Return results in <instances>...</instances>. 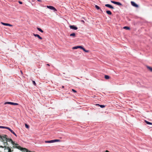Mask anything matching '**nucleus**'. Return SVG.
I'll return each mask as SVG.
<instances>
[{
  "label": "nucleus",
  "instance_id": "f257e3e1",
  "mask_svg": "<svg viewBox=\"0 0 152 152\" xmlns=\"http://www.w3.org/2000/svg\"><path fill=\"white\" fill-rule=\"evenodd\" d=\"M80 48L81 49H82L84 52L88 53L89 52L88 50H86L83 47L80 46H78L73 47L72 49H76L77 48Z\"/></svg>",
  "mask_w": 152,
  "mask_h": 152
},
{
  "label": "nucleus",
  "instance_id": "f03ea898",
  "mask_svg": "<svg viewBox=\"0 0 152 152\" xmlns=\"http://www.w3.org/2000/svg\"><path fill=\"white\" fill-rule=\"evenodd\" d=\"M4 150L6 152H14L13 150H12L8 147H5Z\"/></svg>",
  "mask_w": 152,
  "mask_h": 152
},
{
  "label": "nucleus",
  "instance_id": "7ed1b4c3",
  "mask_svg": "<svg viewBox=\"0 0 152 152\" xmlns=\"http://www.w3.org/2000/svg\"><path fill=\"white\" fill-rule=\"evenodd\" d=\"M47 8H48L51 10H53L54 12L56 11V10L53 6H47Z\"/></svg>",
  "mask_w": 152,
  "mask_h": 152
},
{
  "label": "nucleus",
  "instance_id": "20e7f679",
  "mask_svg": "<svg viewBox=\"0 0 152 152\" xmlns=\"http://www.w3.org/2000/svg\"><path fill=\"white\" fill-rule=\"evenodd\" d=\"M10 104L13 105H18V104L17 103H14V102H6L4 103V104Z\"/></svg>",
  "mask_w": 152,
  "mask_h": 152
},
{
  "label": "nucleus",
  "instance_id": "39448f33",
  "mask_svg": "<svg viewBox=\"0 0 152 152\" xmlns=\"http://www.w3.org/2000/svg\"><path fill=\"white\" fill-rule=\"evenodd\" d=\"M111 3H113L115 4H117L118 5H121L122 4L119 2H116L115 1H111Z\"/></svg>",
  "mask_w": 152,
  "mask_h": 152
},
{
  "label": "nucleus",
  "instance_id": "423d86ee",
  "mask_svg": "<svg viewBox=\"0 0 152 152\" xmlns=\"http://www.w3.org/2000/svg\"><path fill=\"white\" fill-rule=\"evenodd\" d=\"M131 4L132 6L134 7H137L138 6V5L136 4L134 2L132 1H131Z\"/></svg>",
  "mask_w": 152,
  "mask_h": 152
},
{
  "label": "nucleus",
  "instance_id": "0eeeda50",
  "mask_svg": "<svg viewBox=\"0 0 152 152\" xmlns=\"http://www.w3.org/2000/svg\"><path fill=\"white\" fill-rule=\"evenodd\" d=\"M70 28L72 29L76 30L77 29V28L74 25H72L70 26Z\"/></svg>",
  "mask_w": 152,
  "mask_h": 152
},
{
  "label": "nucleus",
  "instance_id": "6e6552de",
  "mask_svg": "<svg viewBox=\"0 0 152 152\" xmlns=\"http://www.w3.org/2000/svg\"><path fill=\"white\" fill-rule=\"evenodd\" d=\"M1 23L2 24L4 25V26H12V25L10 24L9 23H5L3 22H1Z\"/></svg>",
  "mask_w": 152,
  "mask_h": 152
},
{
  "label": "nucleus",
  "instance_id": "1a4fd4ad",
  "mask_svg": "<svg viewBox=\"0 0 152 152\" xmlns=\"http://www.w3.org/2000/svg\"><path fill=\"white\" fill-rule=\"evenodd\" d=\"M105 6L111 9H114V7L111 5L109 4H106Z\"/></svg>",
  "mask_w": 152,
  "mask_h": 152
},
{
  "label": "nucleus",
  "instance_id": "9d476101",
  "mask_svg": "<svg viewBox=\"0 0 152 152\" xmlns=\"http://www.w3.org/2000/svg\"><path fill=\"white\" fill-rule=\"evenodd\" d=\"M33 35L35 37H37L39 39H42V38L39 34H34Z\"/></svg>",
  "mask_w": 152,
  "mask_h": 152
},
{
  "label": "nucleus",
  "instance_id": "9b49d317",
  "mask_svg": "<svg viewBox=\"0 0 152 152\" xmlns=\"http://www.w3.org/2000/svg\"><path fill=\"white\" fill-rule=\"evenodd\" d=\"M45 142L46 143H53V140L49 141H45Z\"/></svg>",
  "mask_w": 152,
  "mask_h": 152
},
{
  "label": "nucleus",
  "instance_id": "f8f14e48",
  "mask_svg": "<svg viewBox=\"0 0 152 152\" xmlns=\"http://www.w3.org/2000/svg\"><path fill=\"white\" fill-rule=\"evenodd\" d=\"M96 105H98L101 108H103L104 107H105V106L103 105H100L99 104H96Z\"/></svg>",
  "mask_w": 152,
  "mask_h": 152
},
{
  "label": "nucleus",
  "instance_id": "ddd939ff",
  "mask_svg": "<svg viewBox=\"0 0 152 152\" xmlns=\"http://www.w3.org/2000/svg\"><path fill=\"white\" fill-rule=\"evenodd\" d=\"M53 140V143L56 142H59L60 141V140L58 139L54 140Z\"/></svg>",
  "mask_w": 152,
  "mask_h": 152
},
{
  "label": "nucleus",
  "instance_id": "4468645a",
  "mask_svg": "<svg viewBox=\"0 0 152 152\" xmlns=\"http://www.w3.org/2000/svg\"><path fill=\"white\" fill-rule=\"evenodd\" d=\"M95 7L97 10H100V11H102V10L101 9H100L99 7L98 6L96 5L95 6Z\"/></svg>",
  "mask_w": 152,
  "mask_h": 152
},
{
  "label": "nucleus",
  "instance_id": "2eb2a0df",
  "mask_svg": "<svg viewBox=\"0 0 152 152\" xmlns=\"http://www.w3.org/2000/svg\"><path fill=\"white\" fill-rule=\"evenodd\" d=\"M106 13L107 14L109 15H111L112 14V12L110 11L109 10L107 11Z\"/></svg>",
  "mask_w": 152,
  "mask_h": 152
},
{
  "label": "nucleus",
  "instance_id": "dca6fc26",
  "mask_svg": "<svg viewBox=\"0 0 152 152\" xmlns=\"http://www.w3.org/2000/svg\"><path fill=\"white\" fill-rule=\"evenodd\" d=\"M104 78L106 79H108L110 78V77L108 75H105L104 76Z\"/></svg>",
  "mask_w": 152,
  "mask_h": 152
},
{
  "label": "nucleus",
  "instance_id": "f3484780",
  "mask_svg": "<svg viewBox=\"0 0 152 152\" xmlns=\"http://www.w3.org/2000/svg\"><path fill=\"white\" fill-rule=\"evenodd\" d=\"M37 29L39 31L41 32L42 33H43V31L40 28H37Z\"/></svg>",
  "mask_w": 152,
  "mask_h": 152
},
{
  "label": "nucleus",
  "instance_id": "a211bd4d",
  "mask_svg": "<svg viewBox=\"0 0 152 152\" xmlns=\"http://www.w3.org/2000/svg\"><path fill=\"white\" fill-rule=\"evenodd\" d=\"M145 122L146 123L148 124H149V125H152V123L151 122H148V121H147L146 120L145 121Z\"/></svg>",
  "mask_w": 152,
  "mask_h": 152
},
{
  "label": "nucleus",
  "instance_id": "6ab92c4d",
  "mask_svg": "<svg viewBox=\"0 0 152 152\" xmlns=\"http://www.w3.org/2000/svg\"><path fill=\"white\" fill-rule=\"evenodd\" d=\"M147 67V68L148 69L150 70V71L151 72H152V67H150L148 66Z\"/></svg>",
  "mask_w": 152,
  "mask_h": 152
},
{
  "label": "nucleus",
  "instance_id": "aec40b11",
  "mask_svg": "<svg viewBox=\"0 0 152 152\" xmlns=\"http://www.w3.org/2000/svg\"><path fill=\"white\" fill-rule=\"evenodd\" d=\"M70 36H73L74 37H75V33H73L72 34H70Z\"/></svg>",
  "mask_w": 152,
  "mask_h": 152
},
{
  "label": "nucleus",
  "instance_id": "412c9836",
  "mask_svg": "<svg viewBox=\"0 0 152 152\" xmlns=\"http://www.w3.org/2000/svg\"><path fill=\"white\" fill-rule=\"evenodd\" d=\"M123 28L124 29H126L127 30H129L130 29V28L129 27H128V26H124L123 27Z\"/></svg>",
  "mask_w": 152,
  "mask_h": 152
},
{
  "label": "nucleus",
  "instance_id": "4be33fe9",
  "mask_svg": "<svg viewBox=\"0 0 152 152\" xmlns=\"http://www.w3.org/2000/svg\"><path fill=\"white\" fill-rule=\"evenodd\" d=\"M10 132L13 134L16 137H17V135L15 134V133L12 130L10 131Z\"/></svg>",
  "mask_w": 152,
  "mask_h": 152
},
{
  "label": "nucleus",
  "instance_id": "5701e85b",
  "mask_svg": "<svg viewBox=\"0 0 152 152\" xmlns=\"http://www.w3.org/2000/svg\"><path fill=\"white\" fill-rule=\"evenodd\" d=\"M5 129L9 130L10 132V131H11L12 130L10 128L7 127H6Z\"/></svg>",
  "mask_w": 152,
  "mask_h": 152
},
{
  "label": "nucleus",
  "instance_id": "b1692460",
  "mask_svg": "<svg viewBox=\"0 0 152 152\" xmlns=\"http://www.w3.org/2000/svg\"><path fill=\"white\" fill-rule=\"evenodd\" d=\"M25 126L27 128H29V126L26 124H25Z\"/></svg>",
  "mask_w": 152,
  "mask_h": 152
},
{
  "label": "nucleus",
  "instance_id": "393cba45",
  "mask_svg": "<svg viewBox=\"0 0 152 152\" xmlns=\"http://www.w3.org/2000/svg\"><path fill=\"white\" fill-rule=\"evenodd\" d=\"M0 128L5 129L6 128V126H0Z\"/></svg>",
  "mask_w": 152,
  "mask_h": 152
},
{
  "label": "nucleus",
  "instance_id": "a878e982",
  "mask_svg": "<svg viewBox=\"0 0 152 152\" xmlns=\"http://www.w3.org/2000/svg\"><path fill=\"white\" fill-rule=\"evenodd\" d=\"M72 91L74 93H76V91L74 89H72Z\"/></svg>",
  "mask_w": 152,
  "mask_h": 152
},
{
  "label": "nucleus",
  "instance_id": "bb28decb",
  "mask_svg": "<svg viewBox=\"0 0 152 152\" xmlns=\"http://www.w3.org/2000/svg\"><path fill=\"white\" fill-rule=\"evenodd\" d=\"M32 82L34 85H36V84L35 82L34 81H33Z\"/></svg>",
  "mask_w": 152,
  "mask_h": 152
},
{
  "label": "nucleus",
  "instance_id": "cd10ccee",
  "mask_svg": "<svg viewBox=\"0 0 152 152\" xmlns=\"http://www.w3.org/2000/svg\"><path fill=\"white\" fill-rule=\"evenodd\" d=\"M18 2H19V3L20 4H22V2L21 1H19Z\"/></svg>",
  "mask_w": 152,
  "mask_h": 152
},
{
  "label": "nucleus",
  "instance_id": "c85d7f7f",
  "mask_svg": "<svg viewBox=\"0 0 152 152\" xmlns=\"http://www.w3.org/2000/svg\"><path fill=\"white\" fill-rule=\"evenodd\" d=\"M38 1H39V2H42V1L41 0H37Z\"/></svg>",
  "mask_w": 152,
  "mask_h": 152
},
{
  "label": "nucleus",
  "instance_id": "c756f323",
  "mask_svg": "<svg viewBox=\"0 0 152 152\" xmlns=\"http://www.w3.org/2000/svg\"><path fill=\"white\" fill-rule=\"evenodd\" d=\"M109 152V151H106V152Z\"/></svg>",
  "mask_w": 152,
  "mask_h": 152
},
{
  "label": "nucleus",
  "instance_id": "7c9ffc66",
  "mask_svg": "<svg viewBox=\"0 0 152 152\" xmlns=\"http://www.w3.org/2000/svg\"><path fill=\"white\" fill-rule=\"evenodd\" d=\"M47 65H48V66H49V64H47Z\"/></svg>",
  "mask_w": 152,
  "mask_h": 152
},
{
  "label": "nucleus",
  "instance_id": "2f4dec72",
  "mask_svg": "<svg viewBox=\"0 0 152 152\" xmlns=\"http://www.w3.org/2000/svg\"><path fill=\"white\" fill-rule=\"evenodd\" d=\"M82 22H84V21L83 20H82Z\"/></svg>",
  "mask_w": 152,
  "mask_h": 152
},
{
  "label": "nucleus",
  "instance_id": "473e14b6",
  "mask_svg": "<svg viewBox=\"0 0 152 152\" xmlns=\"http://www.w3.org/2000/svg\"><path fill=\"white\" fill-rule=\"evenodd\" d=\"M62 87L63 88H64V86H62Z\"/></svg>",
  "mask_w": 152,
  "mask_h": 152
}]
</instances>
